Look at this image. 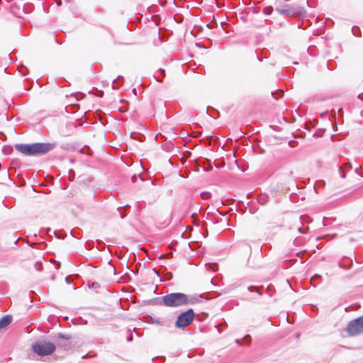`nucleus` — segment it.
<instances>
[{
  "label": "nucleus",
  "mask_w": 363,
  "mask_h": 363,
  "mask_svg": "<svg viewBox=\"0 0 363 363\" xmlns=\"http://www.w3.org/2000/svg\"><path fill=\"white\" fill-rule=\"evenodd\" d=\"M54 148V145L47 143H36L33 144H16L15 149L26 156H36L43 155Z\"/></svg>",
  "instance_id": "f257e3e1"
},
{
  "label": "nucleus",
  "mask_w": 363,
  "mask_h": 363,
  "mask_svg": "<svg viewBox=\"0 0 363 363\" xmlns=\"http://www.w3.org/2000/svg\"><path fill=\"white\" fill-rule=\"evenodd\" d=\"M164 306L168 307H179L189 303L187 295L183 293H172L162 297Z\"/></svg>",
  "instance_id": "f03ea898"
},
{
  "label": "nucleus",
  "mask_w": 363,
  "mask_h": 363,
  "mask_svg": "<svg viewBox=\"0 0 363 363\" xmlns=\"http://www.w3.org/2000/svg\"><path fill=\"white\" fill-rule=\"evenodd\" d=\"M56 346L50 342H42L33 345V351L38 355H49L54 352Z\"/></svg>",
  "instance_id": "7ed1b4c3"
},
{
  "label": "nucleus",
  "mask_w": 363,
  "mask_h": 363,
  "mask_svg": "<svg viewBox=\"0 0 363 363\" xmlns=\"http://www.w3.org/2000/svg\"><path fill=\"white\" fill-rule=\"evenodd\" d=\"M346 331L350 336H357L363 333V315L350 321Z\"/></svg>",
  "instance_id": "20e7f679"
},
{
  "label": "nucleus",
  "mask_w": 363,
  "mask_h": 363,
  "mask_svg": "<svg viewBox=\"0 0 363 363\" xmlns=\"http://www.w3.org/2000/svg\"><path fill=\"white\" fill-rule=\"evenodd\" d=\"M194 318V312L192 309L182 313L175 322V326L178 328H184L190 325Z\"/></svg>",
  "instance_id": "39448f33"
},
{
  "label": "nucleus",
  "mask_w": 363,
  "mask_h": 363,
  "mask_svg": "<svg viewBox=\"0 0 363 363\" xmlns=\"http://www.w3.org/2000/svg\"><path fill=\"white\" fill-rule=\"evenodd\" d=\"M11 317L10 315H6L0 319V330L1 328L7 327L11 322Z\"/></svg>",
  "instance_id": "423d86ee"
},
{
  "label": "nucleus",
  "mask_w": 363,
  "mask_h": 363,
  "mask_svg": "<svg viewBox=\"0 0 363 363\" xmlns=\"http://www.w3.org/2000/svg\"><path fill=\"white\" fill-rule=\"evenodd\" d=\"M277 10L281 14L292 15L294 13V10L289 7L284 9L278 8Z\"/></svg>",
  "instance_id": "0eeeda50"
},
{
  "label": "nucleus",
  "mask_w": 363,
  "mask_h": 363,
  "mask_svg": "<svg viewBox=\"0 0 363 363\" xmlns=\"http://www.w3.org/2000/svg\"><path fill=\"white\" fill-rule=\"evenodd\" d=\"M201 196L203 199H208L210 198V194L208 192H203L201 194Z\"/></svg>",
  "instance_id": "6e6552de"
},
{
  "label": "nucleus",
  "mask_w": 363,
  "mask_h": 363,
  "mask_svg": "<svg viewBox=\"0 0 363 363\" xmlns=\"http://www.w3.org/2000/svg\"><path fill=\"white\" fill-rule=\"evenodd\" d=\"M286 174L287 177H292L293 176V171L292 170H288L286 172Z\"/></svg>",
  "instance_id": "1a4fd4ad"
},
{
  "label": "nucleus",
  "mask_w": 363,
  "mask_h": 363,
  "mask_svg": "<svg viewBox=\"0 0 363 363\" xmlns=\"http://www.w3.org/2000/svg\"><path fill=\"white\" fill-rule=\"evenodd\" d=\"M67 340H68V339H67ZM64 345L65 347H69V346H70V345H69V342H68V341H67V342H66L65 345Z\"/></svg>",
  "instance_id": "9d476101"
},
{
  "label": "nucleus",
  "mask_w": 363,
  "mask_h": 363,
  "mask_svg": "<svg viewBox=\"0 0 363 363\" xmlns=\"http://www.w3.org/2000/svg\"><path fill=\"white\" fill-rule=\"evenodd\" d=\"M160 259H164V258H166V255H162L160 256L159 257Z\"/></svg>",
  "instance_id": "9b49d317"
},
{
  "label": "nucleus",
  "mask_w": 363,
  "mask_h": 363,
  "mask_svg": "<svg viewBox=\"0 0 363 363\" xmlns=\"http://www.w3.org/2000/svg\"><path fill=\"white\" fill-rule=\"evenodd\" d=\"M248 339H249V340H250V336H245V340H248Z\"/></svg>",
  "instance_id": "f8f14e48"
},
{
  "label": "nucleus",
  "mask_w": 363,
  "mask_h": 363,
  "mask_svg": "<svg viewBox=\"0 0 363 363\" xmlns=\"http://www.w3.org/2000/svg\"><path fill=\"white\" fill-rule=\"evenodd\" d=\"M169 256H172V254H171V253H170V254H167V255H166V257H169Z\"/></svg>",
  "instance_id": "ddd939ff"
},
{
  "label": "nucleus",
  "mask_w": 363,
  "mask_h": 363,
  "mask_svg": "<svg viewBox=\"0 0 363 363\" xmlns=\"http://www.w3.org/2000/svg\"><path fill=\"white\" fill-rule=\"evenodd\" d=\"M119 111H122V112H123V111H125V110H122V109H121V108H120V109H119Z\"/></svg>",
  "instance_id": "4468645a"
},
{
  "label": "nucleus",
  "mask_w": 363,
  "mask_h": 363,
  "mask_svg": "<svg viewBox=\"0 0 363 363\" xmlns=\"http://www.w3.org/2000/svg\"><path fill=\"white\" fill-rule=\"evenodd\" d=\"M60 337H62V338L64 337L62 335H60Z\"/></svg>",
  "instance_id": "2eb2a0df"
},
{
  "label": "nucleus",
  "mask_w": 363,
  "mask_h": 363,
  "mask_svg": "<svg viewBox=\"0 0 363 363\" xmlns=\"http://www.w3.org/2000/svg\"><path fill=\"white\" fill-rule=\"evenodd\" d=\"M269 9L267 8H265V12H267V11Z\"/></svg>",
  "instance_id": "dca6fc26"
}]
</instances>
